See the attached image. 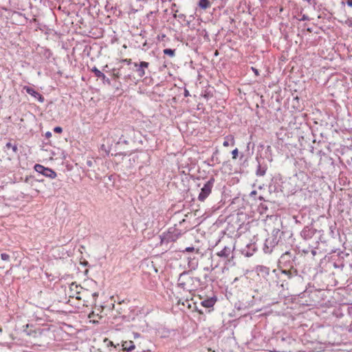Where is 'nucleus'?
<instances>
[{
  "instance_id": "1",
  "label": "nucleus",
  "mask_w": 352,
  "mask_h": 352,
  "mask_svg": "<svg viewBox=\"0 0 352 352\" xmlns=\"http://www.w3.org/2000/svg\"><path fill=\"white\" fill-rule=\"evenodd\" d=\"M192 279L188 272L184 271L177 278V294L183 295L182 297L177 296V307L183 311L186 307L188 309L191 307L190 301L192 300Z\"/></svg>"
},
{
  "instance_id": "2",
  "label": "nucleus",
  "mask_w": 352,
  "mask_h": 352,
  "mask_svg": "<svg viewBox=\"0 0 352 352\" xmlns=\"http://www.w3.org/2000/svg\"><path fill=\"white\" fill-rule=\"evenodd\" d=\"M272 273L275 274L276 285L281 288V291L289 289L290 281L302 280V277L298 274V270L277 269L273 270Z\"/></svg>"
},
{
  "instance_id": "3",
  "label": "nucleus",
  "mask_w": 352,
  "mask_h": 352,
  "mask_svg": "<svg viewBox=\"0 0 352 352\" xmlns=\"http://www.w3.org/2000/svg\"><path fill=\"white\" fill-rule=\"evenodd\" d=\"M278 263V269L297 270L299 265L297 253L295 251H285L280 256Z\"/></svg>"
},
{
  "instance_id": "4",
  "label": "nucleus",
  "mask_w": 352,
  "mask_h": 352,
  "mask_svg": "<svg viewBox=\"0 0 352 352\" xmlns=\"http://www.w3.org/2000/svg\"><path fill=\"white\" fill-rule=\"evenodd\" d=\"M322 235L321 231H318L311 226H305L300 232L301 237L305 241H311V243L309 245L314 249L317 248Z\"/></svg>"
},
{
  "instance_id": "5",
  "label": "nucleus",
  "mask_w": 352,
  "mask_h": 352,
  "mask_svg": "<svg viewBox=\"0 0 352 352\" xmlns=\"http://www.w3.org/2000/svg\"><path fill=\"white\" fill-rule=\"evenodd\" d=\"M190 179L186 175H181V185L182 187L179 188V190L181 191L180 194L182 196V200L179 199L177 201V208H184L185 204H183V201H185L186 203H189L191 200H192V196L189 192L190 190Z\"/></svg>"
},
{
  "instance_id": "6",
  "label": "nucleus",
  "mask_w": 352,
  "mask_h": 352,
  "mask_svg": "<svg viewBox=\"0 0 352 352\" xmlns=\"http://www.w3.org/2000/svg\"><path fill=\"white\" fill-rule=\"evenodd\" d=\"M292 236V234L286 232L281 231L278 228H275L272 230V234L269 237L270 239H273L274 246L283 248L287 247V240Z\"/></svg>"
},
{
  "instance_id": "7",
  "label": "nucleus",
  "mask_w": 352,
  "mask_h": 352,
  "mask_svg": "<svg viewBox=\"0 0 352 352\" xmlns=\"http://www.w3.org/2000/svg\"><path fill=\"white\" fill-rule=\"evenodd\" d=\"M138 133V132H136L133 127L130 126H126L123 130V133L117 142L116 146L122 147L123 145H132L135 142L136 133Z\"/></svg>"
},
{
  "instance_id": "8",
  "label": "nucleus",
  "mask_w": 352,
  "mask_h": 352,
  "mask_svg": "<svg viewBox=\"0 0 352 352\" xmlns=\"http://www.w3.org/2000/svg\"><path fill=\"white\" fill-rule=\"evenodd\" d=\"M214 183V178L211 177L201 188V192L199 194L198 199L200 201H204L210 195Z\"/></svg>"
},
{
  "instance_id": "9",
  "label": "nucleus",
  "mask_w": 352,
  "mask_h": 352,
  "mask_svg": "<svg viewBox=\"0 0 352 352\" xmlns=\"http://www.w3.org/2000/svg\"><path fill=\"white\" fill-rule=\"evenodd\" d=\"M34 168L38 173L50 179H54L57 176L56 173L54 170L48 167H45L41 164H35Z\"/></svg>"
},
{
  "instance_id": "10",
  "label": "nucleus",
  "mask_w": 352,
  "mask_h": 352,
  "mask_svg": "<svg viewBox=\"0 0 352 352\" xmlns=\"http://www.w3.org/2000/svg\"><path fill=\"white\" fill-rule=\"evenodd\" d=\"M23 90L25 91V92L30 95H31L32 97H34L35 99L38 100L40 102H43L45 100L44 97L38 91H36L34 89H33L31 87L29 86H24L23 87Z\"/></svg>"
},
{
  "instance_id": "11",
  "label": "nucleus",
  "mask_w": 352,
  "mask_h": 352,
  "mask_svg": "<svg viewBox=\"0 0 352 352\" xmlns=\"http://www.w3.org/2000/svg\"><path fill=\"white\" fill-rule=\"evenodd\" d=\"M217 255L228 261H230V258H233L232 250L230 247L225 246L221 251L217 253Z\"/></svg>"
},
{
  "instance_id": "12",
  "label": "nucleus",
  "mask_w": 352,
  "mask_h": 352,
  "mask_svg": "<svg viewBox=\"0 0 352 352\" xmlns=\"http://www.w3.org/2000/svg\"><path fill=\"white\" fill-rule=\"evenodd\" d=\"M91 72L95 74V76L102 80L104 84L111 85V80L107 78L102 72H100L96 67L91 69Z\"/></svg>"
},
{
  "instance_id": "13",
  "label": "nucleus",
  "mask_w": 352,
  "mask_h": 352,
  "mask_svg": "<svg viewBox=\"0 0 352 352\" xmlns=\"http://www.w3.org/2000/svg\"><path fill=\"white\" fill-rule=\"evenodd\" d=\"M194 250H195V248L192 246L187 247V248H186L184 249L179 248V250H177V252H179L181 253V254L179 255V259H182L183 258V259L184 261L186 260L188 261V265L190 266V259L191 258H190V257L187 256L186 255V253L190 252H194Z\"/></svg>"
},
{
  "instance_id": "14",
  "label": "nucleus",
  "mask_w": 352,
  "mask_h": 352,
  "mask_svg": "<svg viewBox=\"0 0 352 352\" xmlns=\"http://www.w3.org/2000/svg\"><path fill=\"white\" fill-rule=\"evenodd\" d=\"M268 188L270 193L281 192L280 185L276 178H272Z\"/></svg>"
},
{
  "instance_id": "15",
  "label": "nucleus",
  "mask_w": 352,
  "mask_h": 352,
  "mask_svg": "<svg viewBox=\"0 0 352 352\" xmlns=\"http://www.w3.org/2000/svg\"><path fill=\"white\" fill-rule=\"evenodd\" d=\"M273 243V239H270L269 236L265 239L263 247V250L265 254H270L272 252L275 248Z\"/></svg>"
},
{
  "instance_id": "16",
  "label": "nucleus",
  "mask_w": 352,
  "mask_h": 352,
  "mask_svg": "<svg viewBox=\"0 0 352 352\" xmlns=\"http://www.w3.org/2000/svg\"><path fill=\"white\" fill-rule=\"evenodd\" d=\"M270 268L264 265H258L256 267V272L258 276L265 278L270 274Z\"/></svg>"
},
{
  "instance_id": "17",
  "label": "nucleus",
  "mask_w": 352,
  "mask_h": 352,
  "mask_svg": "<svg viewBox=\"0 0 352 352\" xmlns=\"http://www.w3.org/2000/svg\"><path fill=\"white\" fill-rule=\"evenodd\" d=\"M217 302V298L215 296L206 298L201 302V305L206 308L212 307Z\"/></svg>"
},
{
  "instance_id": "18",
  "label": "nucleus",
  "mask_w": 352,
  "mask_h": 352,
  "mask_svg": "<svg viewBox=\"0 0 352 352\" xmlns=\"http://www.w3.org/2000/svg\"><path fill=\"white\" fill-rule=\"evenodd\" d=\"M219 153V150L216 148L215 151L213 152L211 158L209 160L210 162L208 163V165L213 166L216 164H220L221 161L218 157Z\"/></svg>"
},
{
  "instance_id": "19",
  "label": "nucleus",
  "mask_w": 352,
  "mask_h": 352,
  "mask_svg": "<svg viewBox=\"0 0 352 352\" xmlns=\"http://www.w3.org/2000/svg\"><path fill=\"white\" fill-rule=\"evenodd\" d=\"M175 235H173V234H171L170 232H168V234H164L163 236H161V243L162 244H164V243H168L169 241H171V242H174L175 239Z\"/></svg>"
},
{
  "instance_id": "20",
  "label": "nucleus",
  "mask_w": 352,
  "mask_h": 352,
  "mask_svg": "<svg viewBox=\"0 0 352 352\" xmlns=\"http://www.w3.org/2000/svg\"><path fill=\"white\" fill-rule=\"evenodd\" d=\"M267 167L266 165H262L259 162H258L256 175L258 177L264 176L266 173Z\"/></svg>"
},
{
  "instance_id": "21",
  "label": "nucleus",
  "mask_w": 352,
  "mask_h": 352,
  "mask_svg": "<svg viewBox=\"0 0 352 352\" xmlns=\"http://www.w3.org/2000/svg\"><path fill=\"white\" fill-rule=\"evenodd\" d=\"M122 346L123 350L127 352L132 351L135 348L133 342L131 340L122 342Z\"/></svg>"
},
{
  "instance_id": "22",
  "label": "nucleus",
  "mask_w": 352,
  "mask_h": 352,
  "mask_svg": "<svg viewBox=\"0 0 352 352\" xmlns=\"http://www.w3.org/2000/svg\"><path fill=\"white\" fill-rule=\"evenodd\" d=\"M256 250V247L254 244H250L246 246V250H243V254L250 257L253 255L254 252Z\"/></svg>"
},
{
  "instance_id": "23",
  "label": "nucleus",
  "mask_w": 352,
  "mask_h": 352,
  "mask_svg": "<svg viewBox=\"0 0 352 352\" xmlns=\"http://www.w3.org/2000/svg\"><path fill=\"white\" fill-rule=\"evenodd\" d=\"M198 6L203 10H206L211 6V3L209 0H199Z\"/></svg>"
},
{
  "instance_id": "24",
  "label": "nucleus",
  "mask_w": 352,
  "mask_h": 352,
  "mask_svg": "<svg viewBox=\"0 0 352 352\" xmlns=\"http://www.w3.org/2000/svg\"><path fill=\"white\" fill-rule=\"evenodd\" d=\"M177 22L182 26H188L190 24V21L186 19V16L184 14L177 15Z\"/></svg>"
},
{
  "instance_id": "25",
  "label": "nucleus",
  "mask_w": 352,
  "mask_h": 352,
  "mask_svg": "<svg viewBox=\"0 0 352 352\" xmlns=\"http://www.w3.org/2000/svg\"><path fill=\"white\" fill-rule=\"evenodd\" d=\"M182 94H183L184 97L190 96L189 91L184 86L179 87L177 85V97L180 96Z\"/></svg>"
},
{
  "instance_id": "26",
  "label": "nucleus",
  "mask_w": 352,
  "mask_h": 352,
  "mask_svg": "<svg viewBox=\"0 0 352 352\" xmlns=\"http://www.w3.org/2000/svg\"><path fill=\"white\" fill-rule=\"evenodd\" d=\"M6 147L7 148H11L14 155L18 154L19 149L16 144H12L11 142H8Z\"/></svg>"
},
{
  "instance_id": "27",
  "label": "nucleus",
  "mask_w": 352,
  "mask_h": 352,
  "mask_svg": "<svg viewBox=\"0 0 352 352\" xmlns=\"http://www.w3.org/2000/svg\"><path fill=\"white\" fill-rule=\"evenodd\" d=\"M280 340L282 342H286L288 344H292L294 339L289 335H286L285 336L283 335L280 338Z\"/></svg>"
},
{
  "instance_id": "28",
  "label": "nucleus",
  "mask_w": 352,
  "mask_h": 352,
  "mask_svg": "<svg viewBox=\"0 0 352 352\" xmlns=\"http://www.w3.org/2000/svg\"><path fill=\"white\" fill-rule=\"evenodd\" d=\"M134 66L137 67L136 72H138V76L141 78L143 77L145 75L144 69L140 67L138 64L136 63H134Z\"/></svg>"
},
{
  "instance_id": "29",
  "label": "nucleus",
  "mask_w": 352,
  "mask_h": 352,
  "mask_svg": "<svg viewBox=\"0 0 352 352\" xmlns=\"http://www.w3.org/2000/svg\"><path fill=\"white\" fill-rule=\"evenodd\" d=\"M164 54L165 55H168L169 56H175V50H173V49H169V48H167V49H164Z\"/></svg>"
},
{
  "instance_id": "30",
  "label": "nucleus",
  "mask_w": 352,
  "mask_h": 352,
  "mask_svg": "<svg viewBox=\"0 0 352 352\" xmlns=\"http://www.w3.org/2000/svg\"><path fill=\"white\" fill-rule=\"evenodd\" d=\"M230 141H231V143H230L229 140H226L223 142V146H228L230 144L231 145H234V139L233 137H231L230 138Z\"/></svg>"
},
{
  "instance_id": "31",
  "label": "nucleus",
  "mask_w": 352,
  "mask_h": 352,
  "mask_svg": "<svg viewBox=\"0 0 352 352\" xmlns=\"http://www.w3.org/2000/svg\"><path fill=\"white\" fill-rule=\"evenodd\" d=\"M34 181H36V180L34 179L32 176H30V177H26L24 182H25V183H27V184L32 186Z\"/></svg>"
},
{
  "instance_id": "32",
  "label": "nucleus",
  "mask_w": 352,
  "mask_h": 352,
  "mask_svg": "<svg viewBox=\"0 0 352 352\" xmlns=\"http://www.w3.org/2000/svg\"><path fill=\"white\" fill-rule=\"evenodd\" d=\"M202 96L206 99V100H209L210 98L212 97V94H210V92L209 91H205L204 94H202Z\"/></svg>"
},
{
  "instance_id": "33",
  "label": "nucleus",
  "mask_w": 352,
  "mask_h": 352,
  "mask_svg": "<svg viewBox=\"0 0 352 352\" xmlns=\"http://www.w3.org/2000/svg\"><path fill=\"white\" fill-rule=\"evenodd\" d=\"M191 229L190 226H186V228H185V230H180L179 231L177 230V238L179 237V236L183 234L184 233H185L187 230Z\"/></svg>"
},
{
  "instance_id": "34",
  "label": "nucleus",
  "mask_w": 352,
  "mask_h": 352,
  "mask_svg": "<svg viewBox=\"0 0 352 352\" xmlns=\"http://www.w3.org/2000/svg\"><path fill=\"white\" fill-rule=\"evenodd\" d=\"M148 62H145V61H141L140 65H138V66L141 68H147L148 67Z\"/></svg>"
},
{
  "instance_id": "35",
  "label": "nucleus",
  "mask_w": 352,
  "mask_h": 352,
  "mask_svg": "<svg viewBox=\"0 0 352 352\" xmlns=\"http://www.w3.org/2000/svg\"><path fill=\"white\" fill-rule=\"evenodd\" d=\"M1 259H2V260H3V261H9V259H10V256H9V254H8L2 253V254H1Z\"/></svg>"
},
{
  "instance_id": "36",
  "label": "nucleus",
  "mask_w": 352,
  "mask_h": 352,
  "mask_svg": "<svg viewBox=\"0 0 352 352\" xmlns=\"http://www.w3.org/2000/svg\"><path fill=\"white\" fill-rule=\"evenodd\" d=\"M238 153H239L238 148H236L235 149H234L232 151V158L233 159H236V157L238 156Z\"/></svg>"
},
{
  "instance_id": "37",
  "label": "nucleus",
  "mask_w": 352,
  "mask_h": 352,
  "mask_svg": "<svg viewBox=\"0 0 352 352\" xmlns=\"http://www.w3.org/2000/svg\"><path fill=\"white\" fill-rule=\"evenodd\" d=\"M54 132L60 133L63 132V129L60 126H56L54 128Z\"/></svg>"
},
{
  "instance_id": "38",
  "label": "nucleus",
  "mask_w": 352,
  "mask_h": 352,
  "mask_svg": "<svg viewBox=\"0 0 352 352\" xmlns=\"http://www.w3.org/2000/svg\"><path fill=\"white\" fill-rule=\"evenodd\" d=\"M104 342H107V346H113L114 348L116 347V346L114 345L113 342L112 341L109 340L107 338H105Z\"/></svg>"
},
{
  "instance_id": "39",
  "label": "nucleus",
  "mask_w": 352,
  "mask_h": 352,
  "mask_svg": "<svg viewBox=\"0 0 352 352\" xmlns=\"http://www.w3.org/2000/svg\"><path fill=\"white\" fill-rule=\"evenodd\" d=\"M121 62L126 63L128 65H130L131 64V59H122Z\"/></svg>"
},
{
  "instance_id": "40",
  "label": "nucleus",
  "mask_w": 352,
  "mask_h": 352,
  "mask_svg": "<svg viewBox=\"0 0 352 352\" xmlns=\"http://www.w3.org/2000/svg\"><path fill=\"white\" fill-rule=\"evenodd\" d=\"M94 161L91 160H87L86 162V164L87 165V166L89 167H92L93 166V164H94Z\"/></svg>"
},
{
  "instance_id": "41",
  "label": "nucleus",
  "mask_w": 352,
  "mask_h": 352,
  "mask_svg": "<svg viewBox=\"0 0 352 352\" xmlns=\"http://www.w3.org/2000/svg\"><path fill=\"white\" fill-rule=\"evenodd\" d=\"M121 74L120 72V71H118L117 72H116V69H113V76L115 78H119Z\"/></svg>"
},
{
  "instance_id": "42",
  "label": "nucleus",
  "mask_w": 352,
  "mask_h": 352,
  "mask_svg": "<svg viewBox=\"0 0 352 352\" xmlns=\"http://www.w3.org/2000/svg\"><path fill=\"white\" fill-rule=\"evenodd\" d=\"M252 70L254 72V73L256 76H258V75H259L258 70L257 69H256L255 67H252Z\"/></svg>"
},
{
  "instance_id": "43",
  "label": "nucleus",
  "mask_w": 352,
  "mask_h": 352,
  "mask_svg": "<svg viewBox=\"0 0 352 352\" xmlns=\"http://www.w3.org/2000/svg\"><path fill=\"white\" fill-rule=\"evenodd\" d=\"M309 20V17L308 16L304 14L302 15V18L300 19V21H308Z\"/></svg>"
},
{
  "instance_id": "44",
  "label": "nucleus",
  "mask_w": 352,
  "mask_h": 352,
  "mask_svg": "<svg viewBox=\"0 0 352 352\" xmlns=\"http://www.w3.org/2000/svg\"><path fill=\"white\" fill-rule=\"evenodd\" d=\"M347 312L350 316H352V306L348 307Z\"/></svg>"
},
{
  "instance_id": "45",
  "label": "nucleus",
  "mask_w": 352,
  "mask_h": 352,
  "mask_svg": "<svg viewBox=\"0 0 352 352\" xmlns=\"http://www.w3.org/2000/svg\"><path fill=\"white\" fill-rule=\"evenodd\" d=\"M45 135L47 138H49L52 136V133L50 131H47Z\"/></svg>"
},
{
  "instance_id": "46",
  "label": "nucleus",
  "mask_w": 352,
  "mask_h": 352,
  "mask_svg": "<svg viewBox=\"0 0 352 352\" xmlns=\"http://www.w3.org/2000/svg\"><path fill=\"white\" fill-rule=\"evenodd\" d=\"M346 3L347 4L348 6L352 8V0H347Z\"/></svg>"
},
{
  "instance_id": "47",
  "label": "nucleus",
  "mask_w": 352,
  "mask_h": 352,
  "mask_svg": "<svg viewBox=\"0 0 352 352\" xmlns=\"http://www.w3.org/2000/svg\"><path fill=\"white\" fill-rule=\"evenodd\" d=\"M92 296H93L94 300H96V298L98 296V294L97 292H94L92 294Z\"/></svg>"
},
{
  "instance_id": "48",
  "label": "nucleus",
  "mask_w": 352,
  "mask_h": 352,
  "mask_svg": "<svg viewBox=\"0 0 352 352\" xmlns=\"http://www.w3.org/2000/svg\"><path fill=\"white\" fill-rule=\"evenodd\" d=\"M294 219H295V222L296 223H301L300 221L298 219V217H294Z\"/></svg>"
},
{
  "instance_id": "49",
  "label": "nucleus",
  "mask_w": 352,
  "mask_h": 352,
  "mask_svg": "<svg viewBox=\"0 0 352 352\" xmlns=\"http://www.w3.org/2000/svg\"><path fill=\"white\" fill-rule=\"evenodd\" d=\"M256 195V190H252L250 194V197H252L253 195Z\"/></svg>"
},
{
  "instance_id": "50",
  "label": "nucleus",
  "mask_w": 352,
  "mask_h": 352,
  "mask_svg": "<svg viewBox=\"0 0 352 352\" xmlns=\"http://www.w3.org/2000/svg\"><path fill=\"white\" fill-rule=\"evenodd\" d=\"M186 223L185 219H183L182 221H179V226H182L183 224H185Z\"/></svg>"
},
{
  "instance_id": "51",
  "label": "nucleus",
  "mask_w": 352,
  "mask_h": 352,
  "mask_svg": "<svg viewBox=\"0 0 352 352\" xmlns=\"http://www.w3.org/2000/svg\"><path fill=\"white\" fill-rule=\"evenodd\" d=\"M311 254H312L313 255H315V254H316V251L315 250H311Z\"/></svg>"
},
{
  "instance_id": "52",
  "label": "nucleus",
  "mask_w": 352,
  "mask_h": 352,
  "mask_svg": "<svg viewBox=\"0 0 352 352\" xmlns=\"http://www.w3.org/2000/svg\"><path fill=\"white\" fill-rule=\"evenodd\" d=\"M268 352H279V351H276V350H270V351H268Z\"/></svg>"
},
{
  "instance_id": "53",
  "label": "nucleus",
  "mask_w": 352,
  "mask_h": 352,
  "mask_svg": "<svg viewBox=\"0 0 352 352\" xmlns=\"http://www.w3.org/2000/svg\"><path fill=\"white\" fill-rule=\"evenodd\" d=\"M208 278H209V276H208V274H206V275L204 276V278H205L206 280H207Z\"/></svg>"
},
{
  "instance_id": "54",
  "label": "nucleus",
  "mask_w": 352,
  "mask_h": 352,
  "mask_svg": "<svg viewBox=\"0 0 352 352\" xmlns=\"http://www.w3.org/2000/svg\"><path fill=\"white\" fill-rule=\"evenodd\" d=\"M258 199H259V200H263V197H261V196H260V197H258Z\"/></svg>"
},
{
  "instance_id": "55",
  "label": "nucleus",
  "mask_w": 352,
  "mask_h": 352,
  "mask_svg": "<svg viewBox=\"0 0 352 352\" xmlns=\"http://www.w3.org/2000/svg\"><path fill=\"white\" fill-rule=\"evenodd\" d=\"M173 16L174 18H176V12L173 13Z\"/></svg>"
},
{
  "instance_id": "56",
  "label": "nucleus",
  "mask_w": 352,
  "mask_h": 352,
  "mask_svg": "<svg viewBox=\"0 0 352 352\" xmlns=\"http://www.w3.org/2000/svg\"><path fill=\"white\" fill-rule=\"evenodd\" d=\"M349 26H351L352 25V22L351 21L349 22Z\"/></svg>"
},
{
  "instance_id": "57",
  "label": "nucleus",
  "mask_w": 352,
  "mask_h": 352,
  "mask_svg": "<svg viewBox=\"0 0 352 352\" xmlns=\"http://www.w3.org/2000/svg\"><path fill=\"white\" fill-rule=\"evenodd\" d=\"M349 26H351L352 25V22L351 21L349 22Z\"/></svg>"
},
{
  "instance_id": "58",
  "label": "nucleus",
  "mask_w": 352,
  "mask_h": 352,
  "mask_svg": "<svg viewBox=\"0 0 352 352\" xmlns=\"http://www.w3.org/2000/svg\"><path fill=\"white\" fill-rule=\"evenodd\" d=\"M214 55H215V56H217V55H218V52H217V51H216V52H215Z\"/></svg>"
},
{
  "instance_id": "59",
  "label": "nucleus",
  "mask_w": 352,
  "mask_h": 352,
  "mask_svg": "<svg viewBox=\"0 0 352 352\" xmlns=\"http://www.w3.org/2000/svg\"><path fill=\"white\" fill-rule=\"evenodd\" d=\"M168 74H169L170 76H173V74H172V73H170V72H168Z\"/></svg>"
},
{
  "instance_id": "60",
  "label": "nucleus",
  "mask_w": 352,
  "mask_h": 352,
  "mask_svg": "<svg viewBox=\"0 0 352 352\" xmlns=\"http://www.w3.org/2000/svg\"><path fill=\"white\" fill-rule=\"evenodd\" d=\"M152 267H153V269H154L155 272H157V270L154 267V266H153V265H152Z\"/></svg>"
},
{
  "instance_id": "61",
  "label": "nucleus",
  "mask_w": 352,
  "mask_h": 352,
  "mask_svg": "<svg viewBox=\"0 0 352 352\" xmlns=\"http://www.w3.org/2000/svg\"><path fill=\"white\" fill-rule=\"evenodd\" d=\"M83 264L86 265L87 264V261H85Z\"/></svg>"
},
{
  "instance_id": "62",
  "label": "nucleus",
  "mask_w": 352,
  "mask_h": 352,
  "mask_svg": "<svg viewBox=\"0 0 352 352\" xmlns=\"http://www.w3.org/2000/svg\"><path fill=\"white\" fill-rule=\"evenodd\" d=\"M2 332V329L0 327V333Z\"/></svg>"
}]
</instances>
